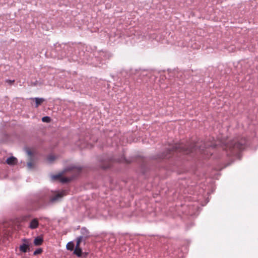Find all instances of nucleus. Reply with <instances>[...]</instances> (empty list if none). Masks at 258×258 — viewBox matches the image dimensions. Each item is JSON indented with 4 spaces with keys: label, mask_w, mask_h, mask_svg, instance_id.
Returning <instances> with one entry per match:
<instances>
[{
    "label": "nucleus",
    "mask_w": 258,
    "mask_h": 258,
    "mask_svg": "<svg viewBox=\"0 0 258 258\" xmlns=\"http://www.w3.org/2000/svg\"><path fill=\"white\" fill-rule=\"evenodd\" d=\"M215 146H216L214 144L204 145V146H199V143H191L190 144H188L187 145H184L182 143L176 144L169 147L167 150V153L164 154L162 156V158H170L171 157L170 154H172V153L174 151L184 152V153L187 154L196 151L198 149V148H199V149L201 153H205L204 148H207L209 147L215 148Z\"/></svg>",
    "instance_id": "nucleus-1"
},
{
    "label": "nucleus",
    "mask_w": 258,
    "mask_h": 258,
    "mask_svg": "<svg viewBox=\"0 0 258 258\" xmlns=\"http://www.w3.org/2000/svg\"><path fill=\"white\" fill-rule=\"evenodd\" d=\"M246 144V140L245 138H235L225 145V150L226 151L228 155H235L244 149Z\"/></svg>",
    "instance_id": "nucleus-2"
},
{
    "label": "nucleus",
    "mask_w": 258,
    "mask_h": 258,
    "mask_svg": "<svg viewBox=\"0 0 258 258\" xmlns=\"http://www.w3.org/2000/svg\"><path fill=\"white\" fill-rule=\"evenodd\" d=\"M66 195V190H62L57 194L55 195L53 197H51L49 195H45L43 197V196H42L41 197V200L42 202L44 203H45L47 201V200L48 198L49 199V203H54L57 201H58L60 200V199L65 195Z\"/></svg>",
    "instance_id": "nucleus-3"
},
{
    "label": "nucleus",
    "mask_w": 258,
    "mask_h": 258,
    "mask_svg": "<svg viewBox=\"0 0 258 258\" xmlns=\"http://www.w3.org/2000/svg\"><path fill=\"white\" fill-rule=\"evenodd\" d=\"M23 243L19 246V250L21 252L25 253L30 251V246L31 243L28 239L24 238L22 240Z\"/></svg>",
    "instance_id": "nucleus-4"
},
{
    "label": "nucleus",
    "mask_w": 258,
    "mask_h": 258,
    "mask_svg": "<svg viewBox=\"0 0 258 258\" xmlns=\"http://www.w3.org/2000/svg\"><path fill=\"white\" fill-rule=\"evenodd\" d=\"M80 232L81 235L79 237H82V240H83L84 241H85L91 236L89 231L85 227H83L81 229Z\"/></svg>",
    "instance_id": "nucleus-5"
},
{
    "label": "nucleus",
    "mask_w": 258,
    "mask_h": 258,
    "mask_svg": "<svg viewBox=\"0 0 258 258\" xmlns=\"http://www.w3.org/2000/svg\"><path fill=\"white\" fill-rule=\"evenodd\" d=\"M39 226V221L37 218L33 219L29 223V227L31 229H35Z\"/></svg>",
    "instance_id": "nucleus-6"
},
{
    "label": "nucleus",
    "mask_w": 258,
    "mask_h": 258,
    "mask_svg": "<svg viewBox=\"0 0 258 258\" xmlns=\"http://www.w3.org/2000/svg\"><path fill=\"white\" fill-rule=\"evenodd\" d=\"M6 162L9 165H13L17 163V159L13 156L10 157L7 159Z\"/></svg>",
    "instance_id": "nucleus-7"
},
{
    "label": "nucleus",
    "mask_w": 258,
    "mask_h": 258,
    "mask_svg": "<svg viewBox=\"0 0 258 258\" xmlns=\"http://www.w3.org/2000/svg\"><path fill=\"white\" fill-rule=\"evenodd\" d=\"M82 168L80 166H77V167L72 166V167H69L68 169H66L65 170L66 171L72 170L73 172H77V174H79V173L81 172V171H82Z\"/></svg>",
    "instance_id": "nucleus-8"
},
{
    "label": "nucleus",
    "mask_w": 258,
    "mask_h": 258,
    "mask_svg": "<svg viewBox=\"0 0 258 258\" xmlns=\"http://www.w3.org/2000/svg\"><path fill=\"white\" fill-rule=\"evenodd\" d=\"M43 241V238L40 236L36 237L34 240V244L36 246L41 245Z\"/></svg>",
    "instance_id": "nucleus-9"
},
{
    "label": "nucleus",
    "mask_w": 258,
    "mask_h": 258,
    "mask_svg": "<svg viewBox=\"0 0 258 258\" xmlns=\"http://www.w3.org/2000/svg\"><path fill=\"white\" fill-rule=\"evenodd\" d=\"M34 99L35 100L36 103L35 107H38L44 101V99L42 98L36 97Z\"/></svg>",
    "instance_id": "nucleus-10"
},
{
    "label": "nucleus",
    "mask_w": 258,
    "mask_h": 258,
    "mask_svg": "<svg viewBox=\"0 0 258 258\" xmlns=\"http://www.w3.org/2000/svg\"><path fill=\"white\" fill-rule=\"evenodd\" d=\"M66 247L68 250L72 251L74 248V244L73 242H72V241L69 242L66 245Z\"/></svg>",
    "instance_id": "nucleus-11"
},
{
    "label": "nucleus",
    "mask_w": 258,
    "mask_h": 258,
    "mask_svg": "<svg viewBox=\"0 0 258 258\" xmlns=\"http://www.w3.org/2000/svg\"><path fill=\"white\" fill-rule=\"evenodd\" d=\"M74 253L75 254L78 256L80 257L82 254V249L81 248H75V249L74 251Z\"/></svg>",
    "instance_id": "nucleus-12"
},
{
    "label": "nucleus",
    "mask_w": 258,
    "mask_h": 258,
    "mask_svg": "<svg viewBox=\"0 0 258 258\" xmlns=\"http://www.w3.org/2000/svg\"><path fill=\"white\" fill-rule=\"evenodd\" d=\"M72 180V178H68V177H62L60 178V181L63 183H67L69 181H70Z\"/></svg>",
    "instance_id": "nucleus-13"
},
{
    "label": "nucleus",
    "mask_w": 258,
    "mask_h": 258,
    "mask_svg": "<svg viewBox=\"0 0 258 258\" xmlns=\"http://www.w3.org/2000/svg\"><path fill=\"white\" fill-rule=\"evenodd\" d=\"M62 176V174L61 173H59V174H56V175H53L51 176V178L52 180H60V178Z\"/></svg>",
    "instance_id": "nucleus-14"
},
{
    "label": "nucleus",
    "mask_w": 258,
    "mask_h": 258,
    "mask_svg": "<svg viewBox=\"0 0 258 258\" xmlns=\"http://www.w3.org/2000/svg\"><path fill=\"white\" fill-rule=\"evenodd\" d=\"M82 241H84L83 240H82V237H78L77 238V244H76V248H80V243Z\"/></svg>",
    "instance_id": "nucleus-15"
},
{
    "label": "nucleus",
    "mask_w": 258,
    "mask_h": 258,
    "mask_svg": "<svg viewBox=\"0 0 258 258\" xmlns=\"http://www.w3.org/2000/svg\"><path fill=\"white\" fill-rule=\"evenodd\" d=\"M42 252V249L41 248H38L35 250L33 253V254L36 255L39 254H40Z\"/></svg>",
    "instance_id": "nucleus-16"
},
{
    "label": "nucleus",
    "mask_w": 258,
    "mask_h": 258,
    "mask_svg": "<svg viewBox=\"0 0 258 258\" xmlns=\"http://www.w3.org/2000/svg\"><path fill=\"white\" fill-rule=\"evenodd\" d=\"M42 120L43 122H49L50 121V118L48 116H44L42 118Z\"/></svg>",
    "instance_id": "nucleus-17"
},
{
    "label": "nucleus",
    "mask_w": 258,
    "mask_h": 258,
    "mask_svg": "<svg viewBox=\"0 0 258 258\" xmlns=\"http://www.w3.org/2000/svg\"><path fill=\"white\" fill-rule=\"evenodd\" d=\"M55 158L53 155H49L48 156L47 159L50 162H52L55 160Z\"/></svg>",
    "instance_id": "nucleus-18"
},
{
    "label": "nucleus",
    "mask_w": 258,
    "mask_h": 258,
    "mask_svg": "<svg viewBox=\"0 0 258 258\" xmlns=\"http://www.w3.org/2000/svg\"><path fill=\"white\" fill-rule=\"evenodd\" d=\"M33 163L31 162L27 163V166L29 169H31L33 167Z\"/></svg>",
    "instance_id": "nucleus-19"
},
{
    "label": "nucleus",
    "mask_w": 258,
    "mask_h": 258,
    "mask_svg": "<svg viewBox=\"0 0 258 258\" xmlns=\"http://www.w3.org/2000/svg\"><path fill=\"white\" fill-rule=\"evenodd\" d=\"M26 152L29 156H31L32 155V152L29 149L26 150Z\"/></svg>",
    "instance_id": "nucleus-20"
},
{
    "label": "nucleus",
    "mask_w": 258,
    "mask_h": 258,
    "mask_svg": "<svg viewBox=\"0 0 258 258\" xmlns=\"http://www.w3.org/2000/svg\"><path fill=\"white\" fill-rule=\"evenodd\" d=\"M7 82H9L10 84H12L14 82V80H8L6 81Z\"/></svg>",
    "instance_id": "nucleus-21"
},
{
    "label": "nucleus",
    "mask_w": 258,
    "mask_h": 258,
    "mask_svg": "<svg viewBox=\"0 0 258 258\" xmlns=\"http://www.w3.org/2000/svg\"><path fill=\"white\" fill-rule=\"evenodd\" d=\"M109 166H109V165H108V166H106V167H103V168H104V169H106V168H109Z\"/></svg>",
    "instance_id": "nucleus-22"
},
{
    "label": "nucleus",
    "mask_w": 258,
    "mask_h": 258,
    "mask_svg": "<svg viewBox=\"0 0 258 258\" xmlns=\"http://www.w3.org/2000/svg\"><path fill=\"white\" fill-rule=\"evenodd\" d=\"M87 255V253H86L85 254V255L84 256V257L86 256V255Z\"/></svg>",
    "instance_id": "nucleus-23"
}]
</instances>
